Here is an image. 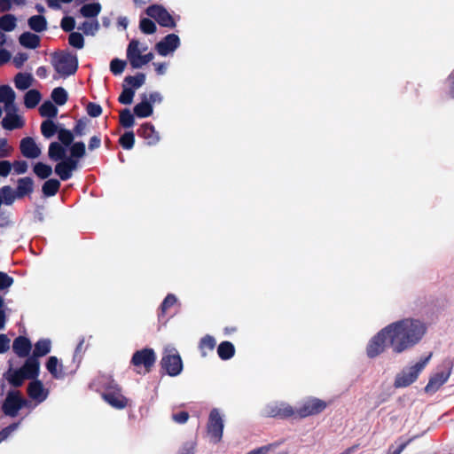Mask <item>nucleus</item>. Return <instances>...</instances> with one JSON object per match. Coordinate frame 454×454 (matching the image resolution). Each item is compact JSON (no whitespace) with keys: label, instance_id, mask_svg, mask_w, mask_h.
Returning <instances> with one entry per match:
<instances>
[{"label":"nucleus","instance_id":"f3484780","mask_svg":"<svg viewBox=\"0 0 454 454\" xmlns=\"http://www.w3.org/2000/svg\"><path fill=\"white\" fill-rule=\"evenodd\" d=\"M31 349L32 343L28 338L20 335L14 339L12 342V351L17 356L21 358L30 356Z\"/></svg>","mask_w":454,"mask_h":454},{"label":"nucleus","instance_id":"49530a36","mask_svg":"<svg viewBox=\"0 0 454 454\" xmlns=\"http://www.w3.org/2000/svg\"><path fill=\"white\" fill-rule=\"evenodd\" d=\"M147 47L142 49L139 48V42L136 39H132L127 48V59L128 60L134 59L135 56L140 55L142 51H146Z\"/></svg>","mask_w":454,"mask_h":454},{"label":"nucleus","instance_id":"bf43d9fd","mask_svg":"<svg viewBox=\"0 0 454 454\" xmlns=\"http://www.w3.org/2000/svg\"><path fill=\"white\" fill-rule=\"evenodd\" d=\"M87 114L93 118L98 117L102 114V107L100 105L90 102L86 106Z\"/></svg>","mask_w":454,"mask_h":454},{"label":"nucleus","instance_id":"72a5a7b5","mask_svg":"<svg viewBox=\"0 0 454 454\" xmlns=\"http://www.w3.org/2000/svg\"><path fill=\"white\" fill-rule=\"evenodd\" d=\"M59 113L58 107L50 100L44 101L39 107V114L42 117L53 119Z\"/></svg>","mask_w":454,"mask_h":454},{"label":"nucleus","instance_id":"a211bd4d","mask_svg":"<svg viewBox=\"0 0 454 454\" xmlns=\"http://www.w3.org/2000/svg\"><path fill=\"white\" fill-rule=\"evenodd\" d=\"M27 392L28 396L37 402H43L47 397V392L44 389L43 384L41 380L35 379L28 384Z\"/></svg>","mask_w":454,"mask_h":454},{"label":"nucleus","instance_id":"79ce46f5","mask_svg":"<svg viewBox=\"0 0 454 454\" xmlns=\"http://www.w3.org/2000/svg\"><path fill=\"white\" fill-rule=\"evenodd\" d=\"M134 115L128 108L121 110L119 115L120 124L125 129L133 127L135 124Z\"/></svg>","mask_w":454,"mask_h":454},{"label":"nucleus","instance_id":"5fc2aeb1","mask_svg":"<svg viewBox=\"0 0 454 454\" xmlns=\"http://www.w3.org/2000/svg\"><path fill=\"white\" fill-rule=\"evenodd\" d=\"M127 62L125 60L115 58L110 62V71L114 75L121 74L124 71Z\"/></svg>","mask_w":454,"mask_h":454},{"label":"nucleus","instance_id":"6ab92c4d","mask_svg":"<svg viewBox=\"0 0 454 454\" xmlns=\"http://www.w3.org/2000/svg\"><path fill=\"white\" fill-rule=\"evenodd\" d=\"M20 369L27 380H35L39 376L40 362L35 357L27 356Z\"/></svg>","mask_w":454,"mask_h":454},{"label":"nucleus","instance_id":"4c0bfd02","mask_svg":"<svg viewBox=\"0 0 454 454\" xmlns=\"http://www.w3.org/2000/svg\"><path fill=\"white\" fill-rule=\"evenodd\" d=\"M145 82V74L137 73L136 75H128L124 78L123 84L130 86L134 90L140 88Z\"/></svg>","mask_w":454,"mask_h":454},{"label":"nucleus","instance_id":"20e7f679","mask_svg":"<svg viewBox=\"0 0 454 454\" xmlns=\"http://www.w3.org/2000/svg\"><path fill=\"white\" fill-rule=\"evenodd\" d=\"M102 398L116 410H122L129 405V399L122 395L121 387L114 380L106 386Z\"/></svg>","mask_w":454,"mask_h":454},{"label":"nucleus","instance_id":"09e8293b","mask_svg":"<svg viewBox=\"0 0 454 454\" xmlns=\"http://www.w3.org/2000/svg\"><path fill=\"white\" fill-rule=\"evenodd\" d=\"M17 26V19L12 14L2 15V31H12Z\"/></svg>","mask_w":454,"mask_h":454},{"label":"nucleus","instance_id":"cd10ccee","mask_svg":"<svg viewBox=\"0 0 454 454\" xmlns=\"http://www.w3.org/2000/svg\"><path fill=\"white\" fill-rule=\"evenodd\" d=\"M31 30L41 33L47 29V20L43 15H33L27 20Z\"/></svg>","mask_w":454,"mask_h":454},{"label":"nucleus","instance_id":"dca6fc26","mask_svg":"<svg viewBox=\"0 0 454 454\" xmlns=\"http://www.w3.org/2000/svg\"><path fill=\"white\" fill-rule=\"evenodd\" d=\"M20 149L22 155L27 159H36L42 153L40 147L31 137H26L21 139Z\"/></svg>","mask_w":454,"mask_h":454},{"label":"nucleus","instance_id":"e433bc0d","mask_svg":"<svg viewBox=\"0 0 454 454\" xmlns=\"http://www.w3.org/2000/svg\"><path fill=\"white\" fill-rule=\"evenodd\" d=\"M215 340L213 336L207 334L200 339L199 348L202 356H207V351H213L215 347Z\"/></svg>","mask_w":454,"mask_h":454},{"label":"nucleus","instance_id":"9b49d317","mask_svg":"<svg viewBox=\"0 0 454 454\" xmlns=\"http://www.w3.org/2000/svg\"><path fill=\"white\" fill-rule=\"evenodd\" d=\"M388 345V337L385 327L374 335L366 347L368 357L374 358L385 351Z\"/></svg>","mask_w":454,"mask_h":454},{"label":"nucleus","instance_id":"4d7b16f0","mask_svg":"<svg viewBox=\"0 0 454 454\" xmlns=\"http://www.w3.org/2000/svg\"><path fill=\"white\" fill-rule=\"evenodd\" d=\"M87 120L84 118H81L75 121V124L73 129L74 136L82 137L86 134L87 129Z\"/></svg>","mask_w":454,"mask_h":454},{"label":"nucleus","instance_id":"de8ad7c7","mask_svg":"<svg viewBox=\"0 0 454 454\" xmlns=\"http://www.w3.org/2000/svg\"><path fill=\"white\" fill-rule=\"evenodd\" d=\"M135 90L132 88L122 84V91L118 98V101L122 105H130L133 101Z\"/></svg>","mask_w":454,"mask_h":454},{"label":"nucleus","instance_id":"393cba45","mask_svg":"<svg viewBox=\"0 0 454 454\" xmlns=\"http://www.w3.org/2000/svg\"><path fill=\"white\" fill-rule=\"evenodd\" d=\"M4 376L9 381V383L14 387H19L22 386L24 380H27L20 368L17 370H12V368H10L4 374Z\"/></svg>","mask_w":454,"mask_h":454},{"label":"nucleus","instance_id":"2eb2a0df","mask_svg":"<svg viewBox=\"0 0 454 454\" xmlns=\"http://www.w3.org/2000/svg\"><path fill=\"white\" fill-rule=\"evenodd\" d=\"M138 137L144 138L147 145H155L160 141L159 132L151 122L143 123L137 130Z\"/></svg>","mask_w":454,"mask_h":454},{"label":"nucleus","instance_id":"338daca9","mask_svg":"<svg viewBox=\"0 0 454 454\" xmlns=\"http://www.w3.org/2000/svg\"><path fill=\"white\" fill-rule=\"evenodd\" d=\"M130 66L134 69H137L142 67L143 66L146 65L143 59V54L137 55L134 57V59H131L129 60Z\"/></svg>","mask_w":454,"mask_h":454},{"label":"nucleus","instance_id":"5701e85b","mask_svg":"<svg viewBox=\"0 0 454 454\" xmlns=\"http://www.w3.org/2000/svg\"><path fill=\"white\" fill-rule=\"evenodd\" d=\"M19 43L27 49L35 50L40 46L41 38L36 34L24 32L20 35Z\"/></svg>","mask_w":454,"mask_h":454},{"label":"nucleus","instance_id":"a18cd8bd","mask_svg":"<svg viewBox=\"0 0 454 454\" xmlns=\"http://www.w3.org/2000/svg\"><path fill=\"white\" fill-rule=\"evenodd\" d=\"M119 144L125 150H130L135 145V134L133 131H126L119 138Z\"/></svg>","mask_w":454,"mask_h":454},{"label":"nucleus","instance_id":"9d476101","mask_svg":"<svg viewBox=\"0 0 454 454\" xmlns=\"http://www.w3.org/2000/svg\"><path fill=\"white\" fill-rule=\"evenodd\" d=\"M155 362V352L153 348H145L141 350L136 351L133 354L130 361V363L136 367L143 366L145 368V372H151Z\"/></svg>","mask_w":454,"mask_h":454},{"label":"nucleus","instance_id":"f704fd0d","mask_svg":"<svg viewBox=\"0 0 454 454\" xmlns=\"http://www.w3.org/2000/svg\"><path fill=\"white\" fill-rule=\"evenodd\" d=\"M59 360L56 356H50L46 362V368L54 379H62L65 372L62 371V365L58 370Z\"/></svg>","mask_w":454,"mask_h":454},{"label":"nucleus","instance_id":"b1692460","mask_svg":"<svg viewBox=\"0 0 454 454\" xmlns=\"http://www.w3.org/2000/svg\"><path fill=\"white\" fill-rule=\"evenodd\" d=\"M65 145L59 142H51L48 149V157L52 161H59L67 156V150Z\"/></svg>","mask_w":454,"mask_h":454},{"label":"nucleus","instance_id":"13d9d810","mask_svg":"<svg viewBox=\"0 0 454 454\" xmlns=\"http://www.w3.org/2000/svg\"><path fill=\"white\" fill-rule=\"evenodd\" d=\"M60 27L65 32H73L75 27V20L72 16H65L60 21Z\"/></svg>","mask_w":454,"mask_h":454},{"label":"nucleus","instance_id":"58836bf2","mask_svg":"<svg viewBox=\"0 0 454 454\" xmlns=\"http://www.w3.org/2000/svg\"><path fill=\"white\" fill-rule=\"evenodd\" d=\"M33 172L40 179H47L52 174L51 166L43 162H36L33 167Z\"/></svg>","mask_w":454,"mask_h":454},{"label":"nucleus","instance_id":"412c9836","mask_svg":"<svg viewBox=\"0 0 454 454\" xmlns=\"http://www.w3.org/2000/svg\"><path fill=\"white\" fill-rule=\"evenodd\" d=\"M141 98L142 101L134 106L133 112L138 118H146L153 114V107L151 106V102H147L146 94H143Z\"/></svg>","mask_w":454,"mask_h":454},{"label":"nucleus","instance_id":"3c124183","mask_svg":"<svg viewBox=\"0 0 454 454\" xmlns=\"http://www.w3.org/2000/svg\"><path fill=\"white\" fill-rule=\"evenodd\" d=\"M86 154L85 144L82 141L73 143L70 146V155L82 159Z\"/></svg>","mask_w":454,"mask_h":454},{"label":"nucleus","instance_id":"6e6552de","mask_svg":"<svg viewBox=\"0 0 454 454\" xmlns=\"http://www.w3.org/2000/svg\"><path fill=\"white\" fill-rule=\"evenodd\" d=\"M223 420L216 408L211 410L207 424V432L211 442L218 443L221 442L223 432Z\"/></svg>","mask_w":454,"mask_h":454},{"label":"nucleus","instance_id":"a19ab883","mask_svg":"<svg viewBox=\"0 0 454 454\" xmlns=\"http://www.w3.org/2000/svg\"><path fill=\"white\" fill-rule=\"evenodd\" d=\"M51 99L58 106H64L68 100V94L62 87H57L51 91Z\"/></svg>","mask_w":454,"mask_h":454},{"label":"nucleus","instance_id":"a878e982","mask_svg":"<svg viewBox=\"0 0 454 454\" xmlns=\"http://www.w3.org/2000/svg\"><path fill=\"white\" fill-rule=\"evenodd\" d=\"M16 94L9 85L2 84V103H4V109H10L18 107L15 104Z\"/></svg>","mask_w":454,"mask_h":454},{"label":"nucleus","instance_id":"4be33fe9","mask_svg":"<svg viewBox=\"0 0 454 454\" xmlns=\"http://www.w3.org/2000/svg\"><path fill=\"white\" fill-rule=\"evenodd\" d=\"M449 377L450 372H441L435 373L433 377L429 379V381L425 387L426 392L428 393L438 390L439 387L448 380Z\"/></svg>","mask_w":454,"mask_h":454},{"label":"nucleus","instance_id":"4468645a","mask_svg":"<svg viewBox=\"0 0 454 454\" xmlns=\"http://www.w3.org/2000/svg\"><path fill=\"white\" fill-rule=\"evenodd\" d=\"M180 45V39L176 34H168L155 44V50L160 56H167Z\"/></svg>","mask_w":454,"mask_h":454},{"label":"nucleus","instance_id":"2f4dec72","mask_svg":"<svg viewBox=\"0 0 454 454\" xmlns=\"http://www.w3.org/2000/svg\"><path fill=\"white\" fill-rule=\"evenodd\" d=\"M60 186L59 180L56 178L48 179L42 186V192L45 197H52L59 192Z\"/></svg>","mask_w":454,"mask_h":454},{"label":"nucleus","instance_id":"bb28decb","mask_svg":"<svg viewBox=\"0 0 454 454\" xmlns=\"http://www.w3.org/2000/svg\"><path fill=\"white\" fill-rule=\"evenodd\" d=\"M51 342L49 339H40L35 344L31 356L39 358L44 356L51 352Z\"/></svg>","mask_w":454,"mask_h":454},{"label":"nucleus","instance_id":"f03ea898","mask_svg":"<svg viewBox=\"0 0 454 454\" xmlns=\"http://www.w3.org/2000/svg\"><path fill=\"white\" fill-rule=\"evenodd\" d=\"M51 65L62 78H67L76 73L78 58L67 51H55L51 54Z\"/></svg>","mask_w":454,"mask_h":454},{"label":"nucleus","instance_id":"7ed1b4c3","mask_svg":"<svg viewBox=\"0 0 454 454\" xmlns=\"http://www.w3.org/2000/svg\"><path fill=\"white\" fill-rule=\"evenodd\" d=\"M432 354L422 358L416 364L402 370L395 379L394 386L395 387H406L415 382L419 377V374L424 370L427 363L429 362Z\"/></svg>","mask_w":454,"mask_h":454},{"label":"nucleus","instance_id":"473e14b6","mask_svg":"<svg viewBox=\"0 0 454 454\" xmlns=\"http://www.w3.org/2000/svg\"><path fill=\"white\" fill-rule=\"evenodd\" d=\"M42 95L37 90H29L24 96V105L28 109L35 108L40 102Z\"/></svg>","mask_w":454,"mask_h":454},{"label":"nucleus","instance_id":"7c9ffc66","mask_svg":"<svg viewBox=\"0 0 454 454\" xmlns=\"http://www.w3.org/2000/svg\"><path fill=\"white\" fill-rule=\"evenodd\" d=\"M217 354L222 360H229L235 355V347L231 341H222L218 345Z\"/></svg>","mask_w":454,"mask_h":454},{"label":"nucleus","instance_id":"603ef678","mask_svg":"<svg viewBox=\"0 0 454 454\" xmlns=\"http://www.w3.org/2000/svg\"><path fill=\"white\" fill-rule=\"evenodd\" d=\"M176 302V298L174 294H169L165 297V299L163 300V301L160 304V312L159 314L160 320L164 317L167 310L169 308L173 307Z\"/></svg>","mask_w":454,"mask_h":454},{"label":"nucleus","instance_id":"c03bdc74","mask_svg":"<svg viewBox=\"0 0 454 454\" xmlns=\"http://www.w3.org/2000/svg\"><path fill=\"white\" fill-rule=\"evenodd\" d=\"M58 138L61 145L67 147L73 144L74 136L72 130L65 128H60L58 132Z\"/></svg>","mask_w":454,"mask_h":454},{"label":"nucleus","instance_id":"e2e57ef3","mask_svg":"<svg viewBox=\"0 0 454 454\" xmlns=\"http://www.w3.org/2000/svg\"><path fill=\"white\" fill-rule=\"evenodd\" d=\"M189 413L187 411H182L176 413L172 414V419L177 424H184L189 419Z\"/></svg>","mask_w":454,"mask_h":454},{"label":"nucleus","instance_id":"f257e3e1","mask_svg":"<svg viewBox=\"0 0 454 454\" xmlns=\"http://www.w3.org/2000/svg\"><path fill=\"white\" fill-rule=\"evenodd\" d=\"M388 346L394 353L400 354L414 347L422 339L426 327L419 320L404 318L385 327Z\"/></svg>","mask_w":454,"mask_h":454},{"label":"nucleus","instance_id":"680f3d73","mask_svg":"<svg viewBox=\"0 0 454 454\" xmlns=\"http://www.w3.org/2000/svg\"><path fill=\"white\" fill-rule=\"evenodd\" d=\"M27 59L28 55L27 53L19 52L13 57L12 63L16 68H21Z\"/></svg>","mask_w":454,"mask_h":454},{"label":"nucleus","instance_id":"37998d69","mask_svg":"<svg viewBox=\"0 0 454 454\" xmlns=\"http://www.w3.org/2000/svg\"><path fill=\"white\" fill-rule=\"evenodd\" d=\"M15 200H18L16 196V190H13L11 186L5 185L2 187V204L12 205Z\"/></svg>","mask_w":454,"mask_h":454},{"label":"nucleus","instance_id":"f8f14e48","mask_svg":"<svg viewBox=\"0 0 454 454\" xmlns=\"http://www.w3.org/2000/svg\"><path fill=\"white\" fill-rule=\"evenodd\" d=\"M265 414L267 417L281 419H294V408L286 403H275L266 406Z\"/></svg>","mask_w":454,"mask_h":454},{"label":"nucleus","instance_id":"8fccbe9b","mask_svg":"<svg viewBox=\"0 0 454 454\" xmlns=\"http://www.w3.org/2000/svg\"><path fill=\"white\" fill-rule=\"evenodd\" d=\"M139 28L145 35L154 34L157 30L155 23L148 18H142L139 21Z\"/></svg>","mask_w":454,"mask_h":454},{"label":"nucleus","instance_id":"0eeeda50","mask_svg":"<svg viewBox=\"0 0 454 454\" xmlns=\"http://www.w3.org/2000/svg\"><path fill=\"white\" fill-rule=\"evenodd\" d=\"M327 407V403L319 398L312 397L304 401L302 404L294 409V419H301L323 412Z\"/></svg>","mask_w":454,"mask_h":454},{"label":"nucleus","instance_id":"ea45409f","mask_svg":"<svg viewBox=\"0 0 454 454\" xmlns=\"http://www.w3.org/2000/svg\"><path fill=\"white\" fill-rule=\"evenodd\" d=\"M101 11V4L99 3L87 4L82 6L80 12L85 18L97 17Z\"/></svg>","mask_w":454,"mask_h":454},{"label":"nucleus","instance_id":"ddd939ff","mask_svg":"<svg viewBox=\"0 0 454 454\" xmlns=\"http://www.w3.org/2000/svg\"><path fill=\"white\" fill-rule=\"evenodd\" d=\"M5 116L2 119V128L6 130L22 129L25 126L24 118L18 114V107L4 109Z\"/></svg>","mask_w":454,"mask_h":454},{"label":"nucleus","instance_id":"052dcab7","mask_svg":"<svg viewBox=\"0 0 454 454\" xmlns=\"http://www.w3.org/2000/svg\"><path fill=\"white\" fill-rule=\"evenodd\" d=\"M13 171L17 175L25 174L27 171V162L26 160H15L12 163Z\"/></svg>","mask_w":454,"mask_h":454},{"label":"nucleus","instance_id":"c9c22d12","mask_svg":"<svg viewBox=\"0 0 454 454\" xmlns=\"http://www.w3.org/2000/svg\"><path fill=\"white\" fill-rule=\"evenodd\" d=\"M57 164L54 167L55 174L60 178L62 181H67L70 179L73 176V172L66 163L64 160L59 161H56Z\"/></svg>","mask_w":454,"mask_h":454},{"label":"nucleus","instance_id":"6e6d98bb","mask_svg":"<svg viewBox=\"0 0 454 454\" xmlns=\"http://www.w3.org/2000/svg\"><path fill=\"white\" fill-rule=\"evenodd\" d=\"M78 28L82 29L85 35H94L95 33L99 29V24H98V20H92V21L86 20Z\"/></svg>","mask_w":454,"mask_h":454},{"label":"nucleus","instance_id":"0e129e2a","mask_svg":"<svg viewBox=\"0 0 454 454\" xmlns=\"http://www.w3.org/2000/svg\"><path fill=\"white\" fill-rule=\"evenodd\" d=\"M196 449V442L193 441L186 442L183 444L179 454H194Z\"/></svg>","mask_w":454,"mask_h":454},{"label":"nucleus","instance_id":"864d4df0","mask_svg":"<svg viewBox=\"0 0 454 454\" xmlns=\"http://www.w3.org/2000/svg\"><path fill=\"white\" fill-rule=\"evenodd\" d=\"M68 43L76 49H82L84 46L83 35L79 32H71L68 36Z\"/></svg>","mask_w":454,"mask_h":454},{"label":"nucleus","instance_id":"1a4fd4ad","mask_svg":"<svg viewBox=\"0 0 454 454\" xmlns=\"http://www.w3.org/2000/svg\"><path fill=\"white\" fill-rule=\"evenodd\" d=\"M145 13L155 20L161 27L174 28L176 26L172 15L160 4H152L148 6L145 10Z\"/></svg>","mask_w":454,"mask_h":454},{"label":"nucleus","instance_id":"69168bd1","mask_svg":"<svg viewBox=\"0 0 454 454\" xmlns=\"http://www.w3.org/2000/svg\"><path fill=\"white\" fill-rule=\"evenodd\" d=\"M85 342V339L84 337H82L79 343L77 344L76 348H75V350H74V361H78V363L81 362V359H82V354L84 352V349H83V344Z\"/></svg>","mask_w":454,"mask_h":454},{"label":"nucleus","instance_id":"39448f33","mask_svg":"<svg viewBox=\"0 0 454 454\" xmlns=\"http://www.w3.org/2000/svg\"><path fill=\"white\" fill-rule=\"evenodd\" d=\"M163 370L171 377L177 376L183 371V361L175 348H166L160 360Z\"/></svg>","mask_w":454,"mask_h":454},{"label":"nucleus","instance_id":"774afa93","mask_svg":"<svg viewBox=\"0 0 454 454\" xmlns=\"http://www.w3.org/2000/svg\"><path fill=\"white\" fill-rule=\"evenodd\" d=\"M63 160L66 161L72 172L78 168L79 158H74L72 155H69L66 156Z\"/></svg>","mask_w":454,"mask_h":454},{"label":"nucleus","instance_id":"c85d7f7f","mask_svg":"<svg viewBox=\"0 0 454 454\" xmlns=\"http://www.w3.org/2000/svg\"><path fill=\"white\" fill-rule=\"evenodd\" d=\"M59 129V125L51 119L44 120L42 121L40 126L42 135L47 139L52 137L55 134H58Z\"/></svg>","mask_w":454,"mask_h":454},{"label":"nucleus","instance_id":"aec40b11","mask_svg":"<svg viewBox=\"0 0 454 454\" xmlns=\"http://www.w3.org/2000/svg\"><path fill=\"white\" fill-rule=\"evenodd\" d=\"M16 196L18 200L29 196L34 192V180L30 176L19 178L16 186Z\"/></svg>","mask_w":454,"mask_h":454},{"label":"nucleus","instance_id":"423d86ee","mask_svg":"<svg viewBox=\"0 0 454 454\" xmlns=\"http://www.w3.org/2000/svg\"><path fill=\"white\" fill-rule=\"evenodd\" d=\"M29 402L25 399L19 390L8 392L4 401L2 403V411L9 417H16L19 411L27 407Z\"/></svg>","mask_w":454,"mask_h":454},{"label":"nucleus","instance_id":"c756f323","mask_svg":"<svg viewBox=\"0 0 454 454\" xmlns=\"http://www.w3.org/2000/svg\"><path fill=\"white\" fill-rule=\"evenodd\" d=\"M34 78L29 73H18L14 77V84L18 90H27L33 83Z\"/></svg>","mask_w":454,"mask_h":454}]
</instances>
